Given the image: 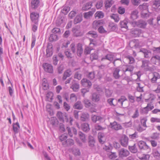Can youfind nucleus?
<instances>
[{"instance_id":"obj_1","label":"nucleus","mask_w":160,"mask_h":160,"mask_svg":"<svg viewBox=\"0 0 160 160\" xmlns=\"http://www.w3.org/2000/svg\"><path fill=\"white\" fill-rule=\"evenodd\" d=\"M81 84L84 86H87L88 88H83L81 89V92L82 94V96L84 97L85 94L87 92H89V88L92 85L91 82L88 80L86 78H83L81 81Z\"/></svg>"},{"instance_id":"obj_2","label":"nucleus","mask_w":160,"mask_h":160,"mask_svg":"<svg viewBox=\"0 0 160 160\" xmlns=\"http://www.w3.org/2000/svg\"><path fill=\"white\" fill-rule=\"evenodd\" d=\"M39 17V13L32 12L30 13V18L32 22L36 25L38 24Z\"/></svg>"},{"instance_id":"obj_3","label":"nucleus","mask_w":160,"mask_h":160,"mask_svg":"<svg viewBox=\"0 0 160 160\" xmlns=\"http://www.w3.org/2000/svg\"><path fill=\"white\" fill-rule=\"evenodd\" d=\"M57 117L59 120L62 122H64V120L66 122L68 121V118L65 113H62L61 112H58L57 114Z\"/></svg>"},{"instance_id":"obj_4","label":"nucleus","mask_w":160,"mask_h":160,"mask_svg":"<svg viewBox=\"0 0 160 160\" xmlns=\"http://www.w3.org/2000/svg\"><path fill=\"white\" fill-rule=\"evenodd\" d=\"M119 157L121 158L126 157L128 156L130 152L127 149L123 148H121L118 150Z\"/></svg>"},{"instance_id":"obj_5","label":"nucleus","mask_w":160,"mask_h":160,"mask_svg":"<svg viewBox=\"0 0 160 160\" xmlns=\"http://www.w3.org/2000/svg\"><path fill=\"white\" fill-rule=\"evenodd\" d=\"M110 125L111 126V128L112 129L116 131H118L122 129V127L121 125L116 121L111 122L110 123Z\"/></svg>"},{"instance_id":"obj_6","label":"nucleus","mask_w":160,"mask_h":160,"mask_svg":"<svg viewBox=\"0 0 160 160\" xmlns=\"http://www.w3.org/2000/svg\"><path fill=\"white\" fill-rule=\"evenodd\" d=\"M139 52L142 53L144 55V57L146 58H149L152 55L151 51L146 48H141L140 49Z\"/></svg>"},{"instance_id":"obj_7","label":"nucleus","mask_w":160,"mask_h":160,"mask_svg":"<svg viewBox=\"0 0 160 160\" xmlns=\"http://www.w3.org/2000/svg\"><path fill=\"white\" fill-rule=\"evenodd\" d=\"M44 70L47 72L52 73L53 72V67L52 65L48 63H44L43 65Z\"/></svg>"},{"instance_id":"obj_8","label":"nucleus","mask_w":160,"mask_h":160,"mask_svg":"<svg viewBox=\"0 0 160 160\" xmlns=\"http://www.w3.org/2000/svg\"><path fill=\"white\" fill-rule=\"evenodd\" d=\"M138 145L140 149L146 150L148 151H150V148H149L146 142L143 141H141L138 143Z\"/></svg>"},{"instance_id":"obj_9","label":"nucleus","mask_w":160,"mask_h":160,"mask_svg":"<svg viewBox=\"0 0 160 160\" xmlns=\"http://www.w3.org/2000/svg\"><path fill=\"white\" fill-rule=\"evenodd\" d=\"M95 141L94 137L91 136H89L88 137V146L92 149H94L95 148Z\"/></svg>"},{"instance_id":"obj_10","label":"nucleus","mask_w":160,"mask_h":160,"mask_svg":"<svg viewBox=\"0 0 160 160\" xmlns=\"http://www.w3.org/2000/svg\"><path fill=\"white\" fill-rule=\"evenodd\" d=\"M120 66L113 69V76L116 79H118L121 77V75L119 74V72L120 71Z\"/></svg>"},{"instance_id":"obj_11","label":"nucleus","mask_w":160,"mask_h":160,"mask_svg":"<svg viewBox=\"0 0 160 160\" xmlns=\"http://www.w3.org/2000/svg\"><path fill=\"white\" fill-rule=\"evenodd\" d=\"M131 32L133 37H139L142 33V30L139 28H133L131 29Z\"/></svg>"},{"instance_id":"obj_12","label":"nucleus","mask_w":160,"mask_h":160,"mask_svg":"<svg viewBox=\"0 0 160 160\" xmlns=\"http://www.w3.org/2000/svg\"><path fill=\"white\" fill-rule=\"evenodd\" d=\"M46 56L47 57H50L52 54V46L51 43H48L46 50Z\"/></svg>"},{"instance_id":"obj_13","label":"nucleus","mask_w":160,"mask_h":160,"mask_svg":"<svg viewBox=\"0 0 160 160\" xmlns=\"http://www.w3.org/2000/svg\"><path fill=\"white\" fill-rule=\"evenodd\" d=\"M114 56L113 54L111 53L108 54L102 58L101 61H103L105 60H108L110 62H112L113 60Z\"/></svg>"},{"instance_id":"obj_14","label":"nucleus","mask_w":160,"mask_h":160,"mask_svg":"<svg viewBox=\"0 0 160 160\" xmlns=\"http://www.w3.org/2000/svg\"><path fill=\"white\" fill-rule=\"evenodd\" d=\"M150 60L153 64H160V56L158 55L153 56L151 58Z\"/></svg>"},{"instance_id":"obj_15","label":"nucleus","mask_w":160,"mask_h":160,"mask_svg":"<svg viewBox=\"0 0 160 160\" xmlns=\"http://www.w3.org/2000/svg\"><path fill=\"white\" fill-rule=\"evenodd\" d=\"M74 140L72 139H69L63 141L62 142V144L64 147H69L72 146L74 144Z\"/></svg>"},{"instance_id":"obj_16","label":"nucleus","mask_w":160,"mask_h":160,"mask_svg":"<svg viewBox=\"0 0 160 160\" xmlns=\"http://www.w3.org/2000/svg\"><path fill=\"white\" fill-rule=\"evenodd\" d=\"M152 78L151 79V82L152 83L157 82V80L160 78V74L157 72H154L152 73Z\"/></svg>"},{"instance_id":"obj_17","label":"nucleus","mask_w":160,"mask_h":160,"mask_svg":"<svg viewBox=\"0 0 160 160\" xmlns=\"http://www.w3.org/2000/svg\"><path fill=\"white\" fill-rule=\"evenodd\" d=\"M72 32L73 33V35L76 37L81 36L82 35L81 30L78 28L76 27L73 28Z\"/></svg>"},{"instance_id":"obj_18","label":"nucleus","mask_w":160,"mask_h":160,"mask_svg":"<svg viewBox=\"0 0 160 160\" xmlns=\"http://www.w3.org/2000/svg\"><path fill=\"white\" fill-rule=\"evenodd\" d=\"M83 52L82 45L80 43H78L77 45V52L78 55L80 57L81 56Z\"/></svg>"},{"instance_id":"obj_19","label":"nucleus","mask_w":160,"mask_h":160,"mask_svg":"<svg viewBox=\"0 0 160 160\" xmlns=\"http://www.w3.org/2000/svg\"><path fill=\"white\" fill-rule=\"evenodd\" d=\"M128 137L125 135L123 137H122L120 140L121 145L123 147H127L128 145Z\"/></svg>"},{"instance_id":"obj_20","label":"nucleus","mask_w":160,"mask_h":160,"mask_svg":"<svg viewBox=\"0 0 160 160\" xmlns=\"http://www.w3.org/2000/svg\"><path fill=\"white\" fill-rule=\"evenodd\" d=\"M72 72L70 69H68L64 72L62 79L63 81L65 80L67 78L70 77L72 74Z\"/></svg>"},{"instance_id":"obj_21","label":"nucleus","mask_w":160,"mask_h":160,"mask_svg":"<svg viewBox=\"0 0 160 160\" xmlns=\"http://www.w3.org/2000/svg\"><path fill=\"white\" fill-rule=\"evenodd\" d=\"M142 65L141 66V67L144 68L146 70H149V67L148 64L149 63V61L148 60H143L142 61Z\"/></svg>"},{"instance_id":"obj_22","label":"nucleus","mask_w":160,"mask_h":160,"mask_svg":"<svg viewBox=\"0 0 160 160\" xmlns=\"http://www.w3.org/2000/svg\"><path fill=\"white\" fill-rule=\"evenodd\" d=\"M98 138L99 142L101 144H103L105 142V138L104 133L101 132L98 134Z\"/></svg>"},{"instance_id":"obj_23","label":"nucleus","mask_w":160,"mask_h":160,"mask_svg":"<svg viewBox=\"0 0 160 160\" xmlns=\"http://www.w3.org/2000/svg\"><path fill=\"white\" fill-rule=\"evenodd\" d=\"M100 99V95L97 93H94L92 97V100L94 102H97Z\"/></svg>"},{"instance_id":"obj_24","label":"nucleus","mask_w":160,"mask_h":160,"mask_svg":"<svg viewBox=\"0 0 160 160\" xmlns=\"http://www.w3.org/2000/svg\"><path fill=\"white\" fill-rule=\"evenodd\" d=\"M114 3V1L112 0H106L104 2L105 8L106 9L110 8Z\"/></svg>"},{"instance_id":"obj_25","label":"nucleus","mask_w":160,"mask_h":160,"mask_svg":"<svg viewBox=\"0 0 160 160\" xmlns=\"http://www.w3.org/2000/svg\"><path fill=\"white\" fill-rule=\"evenodd\" d=\"M81 126L82 130L84 132H88L90 130L89 125L87 123L82 124Z\"/></svg>"},{"instance_id":"obj_26","label":"nucleus","mask_w":160,"mask_h":160,"mask_svg":"<svg viewBox=\"0 0 160 160\" xmlns=\"http://www.w3.org/2000/svg\"><path fill=\"white\" fill-rule=\"evenodd\" d=\"M70 88L73 90V91L78 92L79 88V84L77 82H72Z\"/></svg>"},{"instance_id":"obj_27","label":"nucleus","mask_w":160,"mask_h":160,"mask_svg":"<svg viewBox=\"0 0 160 160\" xmlns=\"http://www.w3.org/2000/svg\"><path fill=\"white\" fill-rule=\"evenodd\" d=\"M39 3V0H32L31 2L32 8L33 9H36L38 7Z\"/></svg>"},{"instance_id":"obj_28","label":"nucleus","mask_w":160,"mask_h":160,"mask_svg":"<svg viewBox=\"0 0 160 160\" xmlns=\"http://www.w3.org/2000/svg\"><path fill=\"white\" fill-rule=\"evenodd\" d=\"M95 10L94 9V10L88 12H84L83 13L84 17L86 19H89L91 17L95 12Z\"/></svg>"},{"instance_id":"obj_29","label":"nucleus","mask_w":160,"mask_h":160,"mask_svg":"<svg viewBox=\"0 0 160 160\" xmlns=\"http://www.w3.org/2000/svg\"><path fill=\"white\" fill-rule=\"evenodd\" d=\"M128 22L126 19L121 21L120 22V26L121 28H125L127 30L128 29V26L127 25Z\"/></svg>"},{"instance_id":"obj_30","label":"nucleus","mask_w":160,"mask_h":160,"mask_svg":"<svg viewBox=\"0 0 160 160\" xmlns=\"http://www.w3.org/2000/svg\"><path fill=\"white\" fill-rule=\"evenodd\" d=\"M147 25L146 22L144 20H140L138 21V27L144 28Z\"/></svg>"},{"instance_id":"obj_31","label":"nucleus","mask_w":160,"mask_h":160,"mask_svg":"<svg viewBox=\"0 0 160 160\" xmlns=\"http://www.w3.org/2000/svg\"><path fill=\"white\" fill-rule=\"evenodd\" d=\"M114 66L115 67L119 66L122 64V62L121 58H117L114 59L112 62Z\"/></svg>"},{"instance_id":"obj_32","label":"nucleus","mask_w":160,"mask_h":160,"mask_svg":"<svg viewBox=\"0 0 160 160\" xmlns=\"http://www.w3.org/2000/svg\"><path fill=\"white\" fill-rule=\"evenodd\" d=\"M102 22L100 20L94 21L92 23V28L95 29L99 28L101 25Z\"/></svg>"},{"instance_id":"obj_33","label":"nucleus","mask_w":160,"mask_h":160,"mask_svg":"<svg viewBox=\"0 0 160 160\" xmlns=\"http://www.w3.org/2000/svg\"><path fill=\"white\" fill-rule=\"evenodd\" d=\"M73 108L74 109L81 110L82 108L83 105L81 102L78 101L74 104Z\"/></svg>"},{"instance_id":"obj_34","label":"nucleus","mask_w":160,"mask_h":160,"mask_svg":"<svg viewBox=\"0 0 160 160\" xmlns=\"http://www.w3.org/2000/svg\"><path fill=\"white\" fill-rule=\"evenodd\" d=\"M92 3L89 2L86 3L82 7V9L83 11H86L90 8L92 6Z\"/></svg>"},{"instance_id":"obj_35","label":"nucleus","mask_w":160,"mask_h":160,"mask_svg":"<svg viewBox=\"0 0 160 160\" xmlns=\"http://www.w3.org/2000/svg\"><path fill=\"white\" fill-rule=\"evenodd\" d=\"M91 119L93 122H96L97 121H100L102 120V118L100 116L92 115V116Z\"/></svg>"},{"instance_id":"obj_36","label":"nucleus","mask_w":160,"mask_h":160,"mask_svg":"<svg viewBox=\"0 0 160 160\" xmlns=\"http://www.w3.org/2000/svg\"><path fill=\"white\" fill-rule=\"evenodd\" d=\"M82 20V17L81 15H77L74 20V23L75 24L80 22Z\"/></svg>"},{"instance_id":"obj_37","label":"nucleus","mask_w":160,"mask_h":160,"mask_svg":"<svg viewBox=\"0 0 160 160\" xmlns=\"http://www.w3.org/2000/svg\"><path fill=\"white\" fill-rule=\"evenodd\" d=\"M128 149L132 153H136L138 151V149L135 143L132 146H128Z\"/></svg>"},{"instance_id":"obj_38","label":"nucleus","mask_w":160,"mask_h":160,"mask_svg":"<svg viewBox=\"0 0 160 160\" xmlns=\"http://www.w3.org/2000/svg\"><path fill=\"white\" fill-rule=\"evenodd\" d=\"M78 135L82 142H85L86 141L85 135L81 131L78 132Z\"/></svg>"},{"instance_id":"obj_39","label":"nucleus","mask_w":160,"mask_h":160,"mask_svg":"<svg viewBox=\"0 0 160 160\" xmlns=\"http://www.w3.org/2000/svg\"><path fill=\"white\" fill-rule=\"evenodd\" d=\"M89 118V114L87 113H82L80 119L82 121H85L87 120Z\"/></svg>"},{"instance_id":"obj_40","label":"nucleus","mask_w":160,"mask_h":160,"mask_svg":"<svg viewBox=\"0 0 160 160\" xmlns=\"http://www.w3.org/2000/svg\"><path fill=\"white\" fill-rule=\"evenodd\" d=\"M87 34L88 36H90L94 38H96L98 37L97 33L95 31H89Z\"/></svg>"},{"instance_id":"obj_41","label":"nucleus","mask_w":160,"mask_h":160,"mask_svg":"<svg viewBox=\"0 0 160 160\" xmlns=\"http://www.w3.org/2000/svg\"><path fill=\"white\" fill-rule=\"evenodd\" d=\"M127 100V99L125 96H121L120 98L118 100V102L122 107H124L123 106V102L124 101Z\"/></svg>"},{"instance_id":"obj_42","label":"nucleus","mask_w":160,"mask_h":160,"mask_svg":"<svg viewBox=\"0 0 160 160\" xmlns=\"http://www.w3.org/2000/svg\"><path fill=\"white\" fill-rule=\"evenodd\" d=\"M96 18H102L104 17V13L101 11L97 12L94 15Z\"/></svg>"},{"instance_id":"obj_43","label":"nucleus","mask_w":160,"mask_h":160,"mask_svg":"<svg viewBox=\"0 0 160 160\" xmlns=\"http://www.w3.org/2000/svg\"><path fill=\"white\" fill-rule=\"evenodd\" d=\"M82 74L80 71H77L75 72L74 78L78 79V80H80L82 78Z\"/></svg>"},{"instance_id":"obj_44","label":"nucleus","mask_w":160,"mask_h":160,"mask_svg":"<svg viewBox=\"0 0 160 160\" xmlns=\"http://www.w3.org/2000/svg\"><path fill=\"white\" fill-rule=\"evenodd\" d=\"M19 128H20V126L18 122H17L16 123L13 124V130L15 133H18V131Z\"/></svg>"},{"instance_id":"obj_45","label":"nucleus","mask_w":160,"mask_h":160,"mask_svg":"<svg viewBox=\"0 0 160 160\" xmlns=\"http://www.w3.org/2000/svg\"><path fill=\"white\" fill-rule=\"evenodd\" d=\"M138 12L137 10H134L131 13V18L133 19H137L138 16L137 14Z\"/></svg>"},{"instance_id":"obj_46","label":"nucleus","mask_w":160,"mask_h":160,"mask_svg":"<svg viewBox=\"0 0 160 160\" xmlns=\"http://www.w3.org/2000/svg\"><path fill=\"white\" fill-rule=\"evenodd\" d=\"M72 152L73 154L76 156H80L81 154V152L80 150L78 148H73L72 149Z\"/></svg>"},{"instance_id":"obj_47","label":"nucleus","mask_w":160,"mask_h":160,"mask_svg":"<svg viewBox=\"0 0 160 160\" xmlns=\"http://www.w3.org/2000/svg\"><path fill=\"white\" fill-rule=\"evenodd\" d=\"M58 39V36L54 34H51L49 38V40L50 42L56 41Z\"/></svg>"},{"instance_id":"obj_48","label":"nucleus","mask_w":160,"mask_h":160,"mask_svg":"<svg viewBox=\"0 0 160 160\" xmlns=\"http://www.w3.org/2000/svg\"><path fill=\"white\" fill-rule=\"evenodd\" d=\"M87 77L90 79L92 80L94 79L95 76V73L94 72H89L87 75Z\"/></svg>"},{"instance_id":"obj_49","label":"nucleus","mask_w":160,"mask_h":160,"mask_svg":"<svg viewBox=\"0 0 160 160\" xmlns=\"http://www.w3.org/2000/svg\"><path fill=\"white\" fill-rule=\"evenodd\" d=\"M70 10V8L68 6H64L63 9L62 10V12L64 14H66Z\"/></svg>"},{"instance_id":"obj_50","label":"nucleus","mask_w":160,"mask_h":160,"mask_svg":"<svg viewBox=\"0 0 160 160\" xmlns=\"http://www.w3.org/2000/svg\"><path fill=\"white\" fill-rule=\"evenodd\" d=\"M110 17L112 19H113L116 22H118L119 20V18L117 14H112L110 16Z\"/></svg>"},{"instance_id":"obj_51","label":"nucleus","mask_w":160,"mask_h":160,"mask_svg":"<svg viewBox=\"0 0 160 160\" xmlns=\"http://www.w3.org/2000/svg\"><path fill=\"white\" fill-rule=\"evenodd\" d=\"M134 68L133 66L132 65H127V68L126 71L130 72L131 73L132 72Z\"/></svg>"},{"instance_id":"obj_52","label":"nucleus","mask_w":160,"mask_h":160,"mask_svg":"<svg viewBox=\"0 0 160 160\" xmlns=\"http://www.w3.org/2000/svg\"><path fill=\"white\" fill-rule=\"evenodd\" d=\"M150 156L148 154H143L142 156L138 157L141 160H149Z\"/></svg>"},{"instance_id":"obj_53","label":"nucleus","mask_w":160,"mask_h":160,"mask_svg":"<svg viewBox=\"0 0 160 160\" xmlns=\"http://www.w3.org/2000/svg\"><path fill=\"white\" fill-rule=\"evenodd\" d=\"M70 99L72 102H74L77 100V97L74 93H72L70 95Z\"/></svg>"},{"instance_id":"obj_54","label":"nucleus","mask_w":160,"mask_h":160,"mask_svg":"<svg viewBox=\"0 0 160 160\" xmlns=\"http://www.w3.org/2000/svg\"><path fill=\"white\" fill-rule=\"evenodd\" d=\"M98 56L97 53H93L90 55V58L92 61L94 60H97L98 58Z\"/></svg>"},{"instance_id":"obj_55","label":"nucleus","mask_w":160,"mask_h":160,"mask_svg":"<svg viewBox=\"0 0 160 160\" xmlns=\"http://www.w3.org/2000/svg\"><path fill=\"white\" fill-rule=\"evenodd\" d=\"M128 22L133 27H138V21L134 20V19L132 21H129Z\"/></svg>"},{"instance_id":"obj_56","label":"nucleus","mask_w":160,"mask_h":160,"mask_svg":"<svg viewBox=\"0 0 160 160\" xmlns=\"http://www.w3.org/2000/svg\"><path fill=\"white\" fill-rule=\"evenodd\" d=\"M83 102L85 105V107L88 108L91 106L92 104L90 101L87 99H85L83 101Z\"/></svg>"},{"instance_id":"obj_57","label":"nucleus","mask_w":160,"mask_h":160,"mask_svg":"<svg viewBox=\"0 0 160 160\" xmlns=\"http://www.w3.org/2000/svg\"><path fill=\"white\" fill-rule=\"evenodd\" d=\"M103 3L102 0L98 1L96 5V8L98 9L100 8L102 6Z\"/></svg>"},{"instance_id":"obj_58","label":"nucleus","mask_w":160,"mask_h":160,"mask_svg":"<svg viewBox=\"0 0 160 160\" xmlns=\"http://www.w3.org/2000/svg\"><path fill=\"white\" fill-rule=\"evenodd\" d=\"M109 158L111 159H113L117 157L116 152H111L108 155Z\"/></svg>"},{"instance_id":"obj_59","label":"nucleus","mask_w":160,"mask_h":160,"mask_svg":"<svg viewBox=\"0 0 160 160\" xmlns=\"http://www.w3.org/2000/svg\"><path fill=\"white\" fill-rule=\"evenodd\" d=\"M154 108V107L152 103H148V104L147 106L144 109L146 110L149 111L151 110Z\"/></svg>"},{"instance_id":"obj_60","label":"nucleus","mask_w":160,"mask_h":160,"mask_svg":"<svg viewBox=\"0 0 160 160\" xmlns=\"http://www.w3.org/2000/svg\"><path fill=\"white\" fill-rule=\"evenodd\" d=\"M58 72L59 74H61L62 73L64 69V67L62 65L59 66L58 68Z\"/></svg>"},{"instance_id":"obj_61","label":"nucleus","mask_w":160,"mask_h":160,"mask_svg":"<svg viewBox=\"0 0 160 160\" xmlns=\"http://www.w3.org/2000/svg\"><path fill=\"white\" fill-rule=\"evenodd\" d=\"M118 12L120 14H123L125 13V9L122 7H120L118 8Z\"/></svg>"},{"instance_id":"obj_62","label":"nucleus","mask_w":160,"mask_h":160,"mask_svg":"<svg viewBox=\"0 0 160 160\" xmlns=\"http://www.w3.org/2000/svg\"><path fill=\"white\" fill-rule=\"evenodd\" d=\"M52 32L54 34L58 33L59 34L60 33L61 31L59 28H55L52 29Z\"/></svg>"},{"instance_id":"obj_63","label":"nucleus","mask_w":160,"mask_h":160,"mask_svg":"<svg viewBox=\"0 0 160 160\" xmlns=\"http://www.w3.org/2000/svg\"><path fill=\"white\" fill-rule=\"evenodd\" d=\"M131 2L133 5L138 6L140 3L141 0H131Z\"/></svg>"},{"instance_id":"obj_64","label":"nucleus","mask_w":160,"mask_h":160,"mask_svg":"<svg viewBox=\"0 0 160 160\" xmlns=\"http://www.w3.org/2000/svg\"><path fill=\"white\" fill-rule=\"evenodd\" d=\"M153 5L155 6L156 7H158L160 6V0H157L154 1L153 2Z\"/></svg>"}]
</instances>
